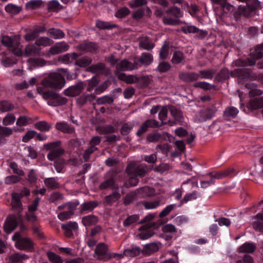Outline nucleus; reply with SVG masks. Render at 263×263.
<instances>
[{"mask_svg": "<svg viewBox=\"0 0 263 263\" xmlns=\"http://www.w3.org/2000/svg\"><path fill=\"white\" fill-rule=\"evenodd\" d=\"M62 142L60 140H57L44 144L43 147L46 151H49L47 155V158L49 160L53 161L57 159L54 162V167L58 173L62 172L65 164V161L63 159H58L61 156L65 153L63 148L61 147Z\"/></svg>", "mask_w": 263, "mask_h": 263, "instance_id": "1", "label": "nucleus"}, {"mask_svg": "<svg viewBox=\"0 0 263 263\" xmlns=\"http://www.w3.org/2000/svg\"><path fill=\"white\" fill-rule=\"evenodd\" d=\"M261 7L260 2L258 0H250L247 3V6L240 5L238 10L232 13L233 9L230 11V16L231 17V24L220 23L222 25L227 26L234 25L235 22H238L240 20L242 15L246 17H249L254 15L257 9ZM232 8L233 7L232 6Z\"/></svg>", "mask_w": 263, "mask_h": 263, "instance_id": "2", "label": "nucleus"}, {"mask_svg": "<svg viewBox=\"0 0 263 263\" xmlns=\"http://www.w3.org/2000/svg\"><path fill=\"white\" fill-rule=\"evenodd\" d=\"M238 77L240 80H255L257 78L256 74L253 72L250 68H243L234 69L230 71L227 68L221 69L216 76V79L218 82H223L229 79L230 76Z\"/></svg>", "mask_w": 263, "mask_h": 263, "instance_id": "3", "label": "nucleus"}, {"mask_svg": "<svg viewBox=\"0 0 263 263\" xmlns=\"http://www.w3.org/2000/svg\"><path fill=\"white\" fill-rule=\"evenodd\" d=\"M213 4L216 20L219 23L231 24L230 11L232 5L227 2V0H210Z\"/></svg>", "mask_w": 263, "mask_h": 263, "instance_id": "4", "label": "nucleus"}, {"mask_svg": "<svg viewBox=\"0 0 263 263\" xmlns=\"http://www.w3.org/2000/svg\"><path fill=\"white\" fill-rule=\"evenodd\" d=\"M263 57V43L255 47V51L251 53L249 57L245 59L239 58L234 61L233 64L236 67H248L255 65L256 61Z\"/></svg>", "mask_w": 263, "mask_h": 263, "instance_id": "5", "label": "nucleus"}, {"mask_svg": "<svg viewBox=\"0 0 263 263\" xmlns=\"http://www.w3.org/2000/svg\"><path fill=\"white\" fill-rule=\"evenodd\" d=\"M64 77L58 72L50 73L42 81L41 84L45 88H50L56 90L62 89L65 86Z\"/></svg>", "mask_w": 263, "mask_h": 263, "instance_id": "6", "label": "nucleus"}, {"mask_svg": "<svg viewBox=\"0 0 263 263\" xmlns=\"http://www.w3.org/2000/svg\"><path fill=\"white\" fill-rule=\"evenodd\" d=\"M245 87L250 90L249 95L250 97L258 96L250 100L249 108L251 109H257L263 107V97H260L262 92L261 90L256 88V85L253 83H247L245 84Z\"/></svg>", "mask_w": 263, "mask_h": 263, "instance_id": "7", "label": "nucleus"}, {"mask_svg": "<svg viewBox=\"0 0 263 263\" xmlns=\"http://www.w3.org/2000/svg\"><path fill=\"white\" fill-rule=\"evenodd\" d=\"M12 240L15 242V247L20 250L32 252L34 250V242L29 237H23L19 232L14 234Z\"/></svg>", "mask_w": 263, "mask_h": 263, "instance_id": "8", "label": "nucleus"}, {"mask_svg": "<svg viewBox=\"0 0 263 263\" xmlns=\"http://www.w3.org/2000/svg\"><path fill=\"white\" fill-rule=\"evenodd\" d=\"M42 95L43 98L47 100L48 105L53 107L63 105L68 101L67 98L52 90H44L42 91Z\"/></svg>", "mask_w": 263, "mask_h": 263, "instance_id": "9", "label": "nucleus"}, {"mask_svg": "<svg viewBox=\"0 0 263 263\" xmlns=\"http://www.w3.org/2000/svg\"><path fill=\"white\" fill-rule=\"evenodd\" d=\"M236 174V171L233 168H229L221 171L211 172L205 175V178L210 185H212L215 183L216 179H221L227 177H233Z\"/></svg>", "mask_w": 263, "mask_h": 263, "instance_id": "10", "label": "nucleus"}, {"mask_svg": "<svg viewBox=\"0 0 263 263\" xmlns=\"http://www.w3.org/2000/svg\"><path fill=\"white\" fill-rule=\"evenodd\" d=\"M22 222L23 218L21 214H10L4 223V231L6 233L10 234L16 228L19 223Z\"/></svg>", "mask_w": 263, "mask_h": 263, "instance_id": "11", "label": "nucleus"}, {"mask_svg": "<svg viewBox=\"0 0 263 263\" xmlns=\"http://www.w3.org/2000/svg\"><path fill=\"white\" fill-rule=\"evenodd\" d=\"M95 253L98 256V258L100 260H107L110 259L112 257H120L122 256V254L117 253H114V254H112L111 253H108L107 246L103 242L99 243L96 246Z\"/></svg>", "mask_w": 263, "mask_h": 263, "instance_id": "12", "label": "nucleus"}, {"mask_svg": "<svg viewBox=\"0 0 263 263\" xmlns=\"http://www.w3.org/2000/svg\"><path fill=\"white\" fill-rule=\"evenodd\" d=\"M138 63L136 61H134V63H132L126 59H124L118 63L116 65L115 74L117 77H119L120 74L122 73L121 72V71L132 70L135 69H138Z\"/></svg>", "mask_w": 263, "mask_h": 263, "instance_id": "13", "label": "nucleus"}, {"mask_svg": "<svg viewBox=\"0 0 263 263\" xmlns=\"http://www.w3.org/2000/svg\"><path fill=\"white\" fill-rule=\"evenodd\" d=\"M160 126L158 121L155 119H148L142 123L136 133V135L141 137L148 131L149 128H155Z\"/></svg>", "mask_w": 263, "mask_h": 263, "instance_id": "14", "label": "nucleus"}, {"mask_svg": "<svg viewBox=\"0 0 263 263\" xmlns=\"http://www.w3.org/2000/svg\"><path fill=\"white\" fill-rule=\"evenodd\" d=\"M87 71L92 73H98L107 76L110 73V69L103 63L92 64L87 68Z\"/></svg>", "mask_w": 263, "mask_h": 263, "instance_id": "15", "label": "nucleus"}, {"mask_svg": "<svg viewBox=\"0 0 263 263\" xmlns=\"http://www.w3.org/2000/svg\"><path fill=\"white\" fill-rule=\"evenodd\" d=\"M172 139H173V137L170 134L166 132H163L162 134L158 132L149 133L146 137V140L149 142H156L161 139L168 140L171 142Z\"/></svg>", "mask_w": 263, "mask_h": 263, "instance_id": "16", "label": "nucleus"}, {"mask_svg": "<svg viewBox=\"0 0 263 263\" xmlns=\"http://www.w3.org/2000/svg\"><path fill=\"white\" fill-rule=\"evenodd\" d=\"M11 205L12 209L17 214H21L23 211V204L22 202V196L18 192H14L11 193Z\"/></svg>", "mask_w": 263, "mask_h": 263, "instance_id": "17", "label": "nucleus"}, {"mask_svg": "<svg viewBox=\"0 0 263 263\" xmlns=\"http://www.w3.org/2000/svg\"><path fill=\"white\" fill-rule=\"evenodd\" d=\"M84 89L83 83L81 82L77 85L71 86L64 90L65 96L68 97H76L79 95Z\"/></svg>", "mask_w": 263, "mask_h": 263, "instance_id": "18", "label": "nucleus"}, {"mask_svg": "<svg viewBox=\"0 0 263 263\" xmlns=\"http://www.w3.org/2000/svg\"><path fill=\"white\" fill-rule=\"evenodd\" d=\"M61 227L65 235L68 237H71L73 236V232L78 230V225L76 222L68 221L62 224Z\"/></svg>", "mask_w": 263, "mask_h": 263, "instance_id": "19", "label": "nucleus"}, {"mask_svg": "<svg viewBox=\"0 0 263 263\" xmlns=\"http://www.w3.org/2000/svg\"><path fill=\"white\" fill-rule=\"evenodd\" d=\"M55 128L64 134H72L75 133V128L65 121L57 122Z\"/></svg>", "mask_w": 263, "mask_h": 263, "instance_id": "20", "label": "nucleus"}, {"mask_svg": "<svg viewBox=\"0 0 263 263\" xmlns=\"http://www.w3.org/2000/svg\"><path fill=\"white\" fill-rule=\"evenodd\" d=\"M25 53L27 56L41 57L44 55V53L41 51V48L33 44H28L26 46Z\"/></svg>", "mask_w": 263, "mask_h": 263, "instance_id": "21", "label": "nucleus"}, {"mask_svg": "<svg viewBox=\"0 0 263 263\" xmlns=\"http://www.w3.org/2000/svg\"><path fill=\"white\" fill-rule=\"evenodd\" d=\"M256 246L254 242L247 241L241 245L237 250L239 253L251 254L255 252Z\"/></svg>", "mask_w": 263, "mask_h": 263, "instance_id": "22", "label": "nucleus"}, {"mask_svg": "<svg viewBox=\"0 0 263 263\" xmlns=\"http://www.w3.org/2000/svg\"><path fill=\"white\" fill-rule=\"evenodd\" d=\"M180 80L186 83H191L198 80V74L195 72H184L179 74Z\"/></svg>", "mask_w": 263, "mask_h": 263, "instance_id": "23", "label": "nucleus"}, {"mask_svg": "<svg viewBox=\"0 0 263 263\" xmlns=\"http://www.w3.org/2000/svg\"><path fill=\"white\" fill-rule=\"evenodd\" d=\"M69 46L65 42H61L52 46L49 50V53L52 55L59 54L68 50Z\"/></svg>", "mask_w": 263, "mask_h": 263, "instance_id": "24", "label": "nucleus"}, {"mask_svg": "<svg viewBox=\"0 0 263 263\" xmlns=\"http://www.w3.org/2000/svg\"><path fill=\"white\" fill-rule=\"evenodd\" d=\"M160 242H154L145 245L142 250V254L144 255H149L153 253L158 251L159 249Z\"/></svg>", "mask_w": 263, "mask_h": 263, "instance_id": "25", "label": "nucleus"}, {"mask_svg": "<svg viewBox=\"0 0 263 263\" xmlns=\"http://www.w3.org/2000/svg\"><path fill=\"white\" fill-rule=\"evenodd\" d=\"M81 50L91 53L96 52L99 48L97 43L92 42H88L82 43L79 45Z\"/></svg>", "mask_w": 263, "mask_h": 263, "instance_id": "26", "label": "nucleus"}, {"mask_svg": "<svg viewBox=\"0 0 263 263\" xmlns=\"http://www.w3.org/2000/svg\"><path fill=\"white\" fill-rule=\"evenodd\" d=\"M109 187L112 190L119 189V186L116 184L115 179L113 177L106 179L100 183L99 185V189L102 190H105Z\"/></svg>", "mask_w": 263, "mask_h": 263, "instance_id": "27", "label": "nucleus"}, {"mask_svg": "<svg viewBox=\"0 0 263 263\" xmlns=\"http://www.w3.org/2000/svg\"><path fill=\"white\" fill-rule=\"evenodd\" d=\"M113 191L114 192L111 194L106 196L104 198V202L107 205H111L113 203L118 201L121 197L118 190H114Z\"/></svg>", "mask_w": 263, "mask_h": 263, "instance_id": "28", "label": "nucleus"}, {"mask_svg": "<svg viewBox=\"0 0 263 263\" xmlns=\"http://www.w3.org/2000/svg\"><path fill=\"white\" fill-rule=\"evenodd\" d=\"M96 99L95 95L93 93L91 94H83L79 96L77 99V104L80 106H83L85 104H86V103L89 101L90 102H92L95 99Z\"/></svg>", "mask_w": 263, "mask_h": 263, "instance_id": "29", "label": "nucleus"}, {"mask_svg": "<svg viewBox=\"0 0 263 263\" xmlns=\"http://www.w3.org/2000/svg\"><path fill=\"white\" fill-rule=\"evenodd\" d=\"M142 253V249L137 246H132L129 248L124 250L123 255L126 256L134 257Z\"/></svg>", "mask_w": 263, "mask_h": 263, "instance_id": "30", "label": "nucleus"}, {"mask_svg": "<svg viewBox=\"0 0 263 263\" xmlns=\"http://www.w3.org/2000/svg\"><path fill=\"white\" fill-rule=\"evenodd\" d=\"M215 111V109L213 107H207L205 109L202 110L200 112V121L203 122L211 119L214 116Z\"/></svg>", "mask_w": 263, "mask_h": 263, "instance_id": "31", "label": "nucleus"}, {"mask_svg": "<svg viewBox=\"0 0 263 263\" xmlns=\"http://www.w3.org/2000/svg\"><path fill=\"white\" fill-rule=\"evenodd\" d=\"M98 222V217L93 215L85 216L82 218V223L86 227L96 225Z\"/></svg>", "mask_w": 263, "mask_h": 263, "instance_id": "32", "label": "nucleus"}, {"mask_svg": "<svg viewBox=\"0 0 263 263\" xmlns=\"http://www.w3.org/2000/svg\"><path fill=\"white\" fill-rule=\"evenodd\" d=\"M126 172L129 175L136 176V177H144L146 174V171L143 168L133 167L129 165L126 167Z\"/></svg>", "mask_w": 263, "mask_h": 263, "instance_id": "33", "label": "nucleus"}, {"mask_svg": "<svg viewBox=\"0 0 263 263\" xmlns=\"http://www.w3.org/2000/svg\"><path fill=\"white\" fill-rule=\"evenodd\" d=\"M216 72V70L213 68L201 70L199 71L198 79H203L212 80Z\"/></svg>", "mask_w": 263, "mask_h": 263, "instance_id": "34", "label": "nucleus"}, {"mask_svg": "<svg viewBox=\"0 0 263 263\" xmlns=\"http://www.w3.org/2000/svg\"><path fill=\"white\" fill-rule=\"evenodd\" d=\"M118 79L125 81L127 84H134L140 81V78L136 76L129 74L126 75L125 73L120 74Z\"/></svg>", "mask_w": 263, "mask_h": 263, "instance_id": "35", "label": "nucleus"}, {"mask_svg": "<svg viewBox=\"0 0 263 263\" xmlns=\"http://www.w3.org/2000/svg\"><path fill=\"white\" fill-rule=\"evenodd\" d=\"M170 110L172 116L174 118L175 121L182 124L184 120L182 111L174 106L171 107Z\"/></svg>", "mask_w": 263, "mask_h": 263, "instance_id": "36", "label": "nucleus"}, {"mask_svg": "<svg viewBox=\"0 0 263 263\" xmlns=\"http://www.w3.org/2000/svg\"><path fill=\"white\" fill-rule=\"evenodd\" d=\"M138 63V66H139V63H140L141 64L148 66L150 65L153 61V57L152 54L149 53H142L139 59L137 60H135Z\"/></svg>", "mask_w": 263, "mask_h": 263, "instance_id": "37", "label": "nucleus"}, {"mask_svg": "<svg viewBox=\"0 0 263 263\" xmlns=\"http://www.w3.org/2000/svg\"><path fill=\"white\" fill-rule=\"evenodd\" d=\"M98 205L99 203L96 201H90L84 202L80 205V212L81 214H83V212L86 211L89 212L92 211L96 207L98 206Z\"/></svg>", "mask_w": 263, "mask_h": 263, "instance_id": "38", "label": "nucleus"}, {"mask_svg": "<svg viewBox=\"0 0 263 263\" xmlns=\"http://www.w3.org/2000/svg\"><path fill=\"white\" fill-rule=\"evenodd\" d=\"M199 196V193L195 191L192 193L186 194L183 197V198L180 200L178 206L180 207L184 203L196 199Z\"/></svg>", "mask_w": 263, "mask_h": 263, "instance_id": "39", "label": "nucleus"}, {"mask_svg": "<svg viewBox=\"0 0 263 263\" xmlns=\"http://www.w3.org/2000/svg\"><path fill=\"white\" fill-rule=\"evenodd\" d=\"M139 219V216L137 214L128 215L126 218L123 221V225L124 227H128L133 226L137 223Z\"/></svg>", "mask_w": 263, "mask_h": 263, "instance_id": "40", "label": "nucleus"}, {"mask_svg": "<svg viewBox=\"0 0 263 263\" xmlns=\"http://www.w3.org/2000/svg\"><path fill=\"white\" fill-rule=\"evenodd\" d=\"M96 27L101 30H111L117 27L116 24L108 22H104L100 20L96 21Z\"/></svg>", "mask_w": 263, "mask_h": 263, "instance_id": "41", "label": "nucleus"}, {"mask_svg": "<svg viewBox=\"0 0 263 263\" xmlns=\"http://www.w3.org/2000/svg\"><path fill=\"white\" fill-rule=\"evenodd\" d=\"M139 47L147 50H150L155 47V44L150 41L149 39L146 36L141 39L139 42Z\"/></svg>", "mask_w": 263, "mask_h": 263, "instance_id": "42", "label": "nucleus"}, {"mask_svg": "<svg viewBox=\"0 0 263 263\" xmlns=\"http://www.w3.org/2000/svg\"><path fill=\"white\" fill-rule=\"evenodd\" d=\"M184 54L182 51L175 50L173 52L171 62L173 64H179L184 61Z\"/></svg>", "mask_w": 263, "mask_h": 263, "instance_id": "43", "label": "nucleus"}, {"mask_svg": "<svg viewBox=\"0 0 263 263\" xmlns=\"http://www.w3.org/2000/svg\"><path fill=\"white\" fill-rule=\"evenodd\" d=\"M45 185L48 189L54 190L60 187V184L58 182L57 178H47L44 180Z\"/></svg>", "mask_w": 263, "mask_h": 263, "instance_id": "44", "label": "nucleus"}, {"mask_svg": "<svg viewBox=\"0 0 263 263\" xmlns=\"http://www.w3.org/2000/svg\"><path fill=\"white\" fill-rule=\"evenodd\" d=\"M75 65L80 67H86L90 65L92 62V59L88 57H83L75 60Z\"/></svg>", "mask_w": 263, "mask_h": 263, "instance_id": "45", "label": "nucleus"}, {"mask_svg": "<svg viewBox=\"0 0 263 263\" xmlns=\"http://www.w3.org/2000/svg\"><path fill=\"white\" fill-rule=\"evenodd\" d=\"M166 13L173 16L175 18L178 19L183 16V12L181 9L176 6H173L168 8Z\"/></svg>", "mask_w": 263, "mask_h": 263, "instance_id": "46", "label": "nucleus"}, {"mask_svg": "<svg viewBox=\"0 0 263 263\" xmlns=\"http://www.w3.org/2000/svg\"><path fill=\"white\" fill-rule=\"evenodd\" d=\"M170 47L168 44L165 42L159 51V59L162 60H166L169 54Z\"/></svg>", "mask_w": 263, "mask_h": 263, "instance_id": "47", "label": "nucleus"}, {"mask_svg": "<svg viewBox=\"0 0 263 263\" xmlns=\"http://www.w3.org/2000/svg\"><path fill=\"white\" fill-rule=\"evenodd\" d=\"M193 86L195 88H199L204 90H210L215 88V85L204 81L197 82L194 83Z\"/></svg>", "mask_w": 263, "mask_h": 263, "instance_id": "48", "label": "nucleus"}, {"mask_svg": "<svg viewBox=\"0 0 263 263\" xmlns=\"http://www.w3.org/2000/svg\"><path fill=\"white\" fill-rule=\"evenodd\" d=\"M34 127L41 132H49L51 128V125L45 121H39L35 123Z\"/></svg>", "mask_w": 263, "mask_h": 263, "instance_id": "49", "label": "nucleus"}, {"mask_svg": "<svg viewBox=\"0 0 263 263\" xmlns=\"http://www.w3.org/2000/svg\"><path fill=\"white\" fill-rule=\"evenodd\" d=\"M48 33L51 37L54 39H62L65 35L64 33L61 29L54 28L49 29Z\"/></svg>", "mask_w": 263, "mask_h": 263, "instance_id": "50", "label": "nucleus"}, {"mask_svg": "<svg viewBox=\"0 0 263 263\" xmlns=\"http://www.w3.org/2000/svg\"><path fill=\"white\" fill-rule=\"evenodd\" d=\"M5 10L7 13L16 15L20 12L22 7L13 4H8L5 6Z\"/></svg>", "mask_w": 263, "mask_h": 263, "instance_id": "51", "label": "nucleus"}, {"mask_svg": "<svg viewBox=\"0 0 263 263\" xmlns=\"http://www.w3.org/2000/svg\"><path fill=\"white\" fill-rule=\"evenodd\" d=\"M163 204V203L160 199H157L154 201H145L143 203V205L146 209H153Z\"/></svg>", "mask_w": 263, "mask_h": 263, "instance_id": "52", "label": "nucleus"}, {"mask_svg": "<svg viewBox=\"0 0 263 263\" xmlns=\"http://www.w3.org/2000/svg\"><path fill=\"white\" fill-rule=\"evenodd\" d=\"M47 7L51 11H58L64 8L57 0L49 1L47 4Z\"/></svg>", "mask_w": 263, "mask_h": 263, "instance_id": "53", "label": "nucleus"}, {"mask_svg": "<svg viewBox=\"0 0 263 263\" xmlns=\"http://www.w3.org/2000/svg\"><path fill=\"white\" fill-rule=\"evenodd\" d=\"M43 2L42 0H30L26 4L27 9L34 10L42 6Z\"/></svg>", "mask_w": 263, "mask_h": 263, "instance_id": "54", "label": "nucleus"}, {"mask_svg": "<svg viewBox=\"0 0 263 263\" xmlns=\"http://www.w3.org/2000/svg\"><path fill=\"white\" fill-rule=\"evenodd\" d=\"M79 57V54L76 52L71 54L67 53L60 58V60L64 63L68 64L76 60Z\"/></svg>", "mask_w": 263, "mask_h": 263, "instance_id": "55", "label": "nucleus"}, {"mask_svg": "<svg viewBox=\"0 0 263 263\" xmlns=\"http://www.w3.org/2000/svg\"><path fill=\"white\" fill-rule=\"evenodd\" d=\"M52 41L48 37L43 36L37 39L35 42V44L40 47V46H48L52 44Z\"/></svg>", "mask_w": 263, "mask_h": 263, "instance_id": "56", "label": "nucleus"}, {"mask_svg": "<svg viewBox=\"0 0 263 263\" xmlns=\"http://www.w3.org/2000/svg\"><path fill=\"white\" fill-rule=\"evenodd\" d=\"M14 108V105L8 101L4 100L0 102V111H9L13 110Z\"/></svg>", "mask_w": 263, "mask_h": 263, "instance_id": "57", "label": "nucleus"}, {"mask_svg": "<svg viewBox=\"0 0 263 263\" xmlns=\"http://www.w3.org/2000/svg\"><path fill=\"white\" fill-rule=\"evenodd\" d=\"M114 101V98L112 97L105 95L97 99L96 102L98 105L109 104L111 105Z\"/></svg>", "mask_w": 263, "mask_h": 263, "instance_id": "58", "label": "nucleus"}, {"mask_svg": "<svg viewBox=\"0 0 263 263\" xmlns=\"http://www.w3.org/2000/svg\"><path fill=\"white\" fill-rule=\"evenodd\" d=\"M137 193L130 192L127 194L123 198V203L127 206L137 199Z\"/></svg>", "mask_w": 263, "mask_h": 263, "instance_id": "59", "label": "nucleus"}, {"mask_svg": "<svg viewBox=\"0 0 263 263\" xmlns=\"http://www.w3.org/2000/svg\"><path fill=\"white\" fill-rule=\"evenodd\" d=\"M47 255L49 261L52 263H63V260L62 258L53 252H48Z\"/></svg>", "mask_w": 263, "mask_h": 263, "instance_id": "60", "label": "nucleus"}, {"mask_svg": "<svg viewBox=\"0 0 263 263\" xmlns=\"http://www.w3.org/2000/svg\"><path fill=\"white\" fill-rule=\"evenodd\" d=\"M238 113V110L235 107L227 108L224 111V116L226 118H234Z\"/></svg>", "mask_w": 263, "mask_h": 263, "instance_id": "61", "label": "nucleus"}, {"mask_svg": "<svg viewBox=\"0 0 263 263\" xmlns=\"http://www.w3.org/2000/svg\"><path fill=\"white\" fill-rule=\"evenodd\" d=\"M178 207L176 204H171L167 205L164 208L162 211L159 214V217L160 218H163L168 215L176 207Z\"/></svg>", "mask_w": 263, "mask_h": 263, "instance_id": "62", "label": "nucleus"}, {"mask_svg": "<svg viewBox=\"0 0 263 263\" xmlns=\"http://www.w3.org/2000/svg\"><path fill=\"white\" fill-rule=\"evenodd\" d=\"M99 82V80L96 76L93 77L90 80H88L86 90L89 92L91 91L97 86Z\"/></svg>", "mask_w": 263, "mask_h": 263, "instance_id": "63", "label": "nucleus"}, {"mask_svg": "<svg viewBox=\"0 0 263 263\" xmlns=\"http://www.w3.org/2000/svg\"><path fill=\"white\" fill-rule=\"evenodd\" d=\"M181 31L184 34L196 33L199 31V29L195 26L186 25L181 27Z\"/></svg>", "mask_w": 263, "mask_h": 263, "instance_id": "64", "label": "nucleus"}]
</instances>
